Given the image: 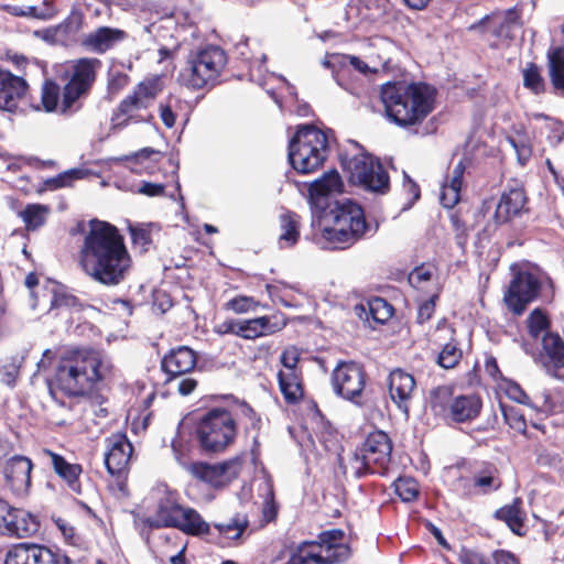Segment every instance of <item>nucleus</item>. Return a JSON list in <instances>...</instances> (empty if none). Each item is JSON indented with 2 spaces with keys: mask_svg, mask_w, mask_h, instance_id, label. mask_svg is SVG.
Listing matches in <instances>:
<instances>
[{
  "mask_svg": "<svg viewBox=\"0 0 564 564\" xmlns=\"http://www.w3.org/2000/svg\"><path fill=\"white\" fill-rule=\"evenodd\" d=\"M84 15L78 8H73L67 18L57 25V32L65 35L76 34L83 25Z\"/></svg>",
  "mask_w": 564,
  "mask_h": 564,
  "instance_id": "8fccbe9b",
  "label": "nucleus"
},
{
  "mask_svg": "<svg viewBox=\"0 0 564 564\" xmlns=\"http://www.w3.org/2000/svg\"><path fill=\"white\" fill-rule=\"evenodd\" d=\"M111 364L98 351L84 348L66 349L55 371V384L70 397L84 395L110 373Z\"/></svg>",
  "mask_w": 564,
  "mask_h": 564,
  "instance_id": "7ed1b4c3",
  "label": "nucleus"
},
{
  "mask_svg": "<svg viewBox=\"0 0 564 564\" xmlns=\"http://www.w3.org/2000/svg\"><path fill=\"white\" fill-rule=\"evenodd\" d=\"M252 305V299L246 296L235 297L227 303V307L238 314L249 312Z\"/></svg>",
  "mask_w": 564,
  "mask_h": 564,
  "instance_id": "338daca9",
  "label": "nucleus"
},
{
  "mask_svg": "<svg viewBox=\"0 0 564 564\" xmlns=\"http://www.w3.org/2000/svg\"><path fill=\"white\" fill-rule=\"evenodd\" d=\"M525 203L527 196L523 188L512 187L505 191L495 212L496 221L500 224L507 223L522 212Z\"/></svg>",
  "mask_w": 564,
  "mask_h": 564,
  "instance_id": "393cba45",
  "label": "nucleus"
},
{
  "mask_svg": "<svg viewBox=\"0 0 564 564\" xmlns=\"http://www.w3.org/2000/svg\"><path fill=\"white\" fill-rule=\"evenodd\" d=\"M540 290L541 282L535 274L519 272L510 283L505 302L514 314L520 315L538 297Z\"/></svg>",
  "mask_w": 564,
  "mask_h": 564,
  "instance_id": "2eb2a0df",
  "label": "nucleus"
},
{
  "mask_svg": "<svg viewBox=\"0 0 564 564\" xmlns=\"http://www.w3.org/2000/svg\"><path fill=\"white\" fill-rule=\"evenodd\" d=\"M538 362L546 375L561 379V371L564 370V338L557 333L546 332L542 336Z\"/></svg>",
  "mask_w": 564,
  "mask_h": 564,
  "instance_id": "6ab92c4d",
  "label": "nucleus"
},
{
  "mask_svg": "<svg viewBox=\"0 0 564 564\" xmlns=\"http://www.w3.org/2000/svg\"><path fill=\"white\" fill-rule=\"evenodd\" d=\"M196 355L193 349L187 346H180L163 357L161 367L169 375L170 380H173L192 371L196 366Z\"/></svg>",
  "mask_w": 564,
  "mask_h": 564,
  "instance_id": "412c9836",
  "label": "nucleus"
},
{
  "mask_svg": "<svg viewBox=\"0 0 564 564\" xmlns=\"http://www.w3.org/2000/svg\"><path fill=\"white\" fill-rule=\"evenodd\" d=\"M549 325L546 316L540 310H534L528 318L529 334L533 338H538Z\"/></svg>",
  "mask_w": 564,
  "mask_h": 564,
  "instance_id": "6e6d98bb",
  "label": "nucleus"
},
{
  "mask_svg": "<svg viewBox=\"0 0 564 564\" xmlns=\"http://www.w3.org/2000/svg\"><path fill=\"white\" fill-rule=\"evenodd\" d=\"M531 409L536 412H541L544 414H552L556 409V403L553 400L549 390L543 389L536 392L531 399V404H528Z\"/></svg>",
  "mask_w": 564,
  "mask_h": 564,
  "instance_id": "3c124183",
  "label": "nucleus"
},
{
  "mask_svg": "<svg viewBox=\"0 0 564 564\" xmlns=\"http://www.w3.org/2000/svg\"><path fill=\"white\" fill-rule=\"evenodd\" d=\"M508 140L517 153L519 163L521 165L527 164L532 154L531 147L523 140H518L514 138H509Z\"/></svg>",
  "mask_w": 564,
  "mask_h": 564,
  "instance_id": "0e129e2a",
  "label": "nucleus"
},
{
  "mask_svg": "<svg viewBox=\"0 0 564 564\" xmlns=\"http://www.w3.org/2000/svg\"><path fill=\"white\" fill-rule=\"evenodd\" d=\"M395 494L404 502L414 501L419 496V485L414 478L399 477L394 481Z\"/></svg>",
  "mask_w": 564,
  "mask_h": 564,
  "instance_id": "de8ad7c7",
  "label": "nucleus"
},
{
  "mask_svg": "<svg viewBox=\"0 0 564 564\" xmlns=\"http://www.w3.org/2000/svg\"><path fill=\"white\" fill-rule=\"evenodd\" d=\"M328 152L327 133L313 124H303L289 142L288 158L294 170L308 174L323 165Z\"/></svg>",
  "mask_w": 564,
  "mask_h": 564,
  "instance_id": "39448f33",
  "label": "nucleus"
},
{
  "mask_svg": "<svg viewBox=\"0 0 564 564\" xmlns=\"http://www.w3.org/2000/svg\"><path fill=\"white\" fill-rule=\"evenodd\" d=\"M355 314L365 322H375L376 324H384L394 312L393 306L384 299L375 296L367 303L357 304L354 308Z\"/></svg>",
  "mask_w": 564,
  "mask_h": 564,
  "instance_id": "bb28decb",
  "label": "nucleus"
},
{
  "mask_svg": "<svg viewBox=\"0 0 564 564\" xmlns=\"http://www.w3.org/2000/svg\"><path fill=\"white\" fill-rule=\"evenodd\" d=\"M238 412L234 409L216 406L199 419L195 435L200 448L206 453H221L234 444L238 433Z\"/></svg>",
  "mask_w": 564,
  "mask_h": 564,
  "instance_id": "0eeeda50",
  "label": "nucleus"
},
{
  "mask_svg": "<svg viewBox=\"0 0 564 564\" xmlns=\"http://www.w3.org/2000/svg\"><path fill=\"white\" fill-rule=\"evenodd\" d=\"M523 85L534 94H540L544 90V80L534 64H530L523 69Z\"/></svg>",
  "mask_w": 564,
  "mask_h": 564,
  "instance_id": "603ef678",
  "label": "nucleus"
},
{
  "mask_svg": "<svg viewBox=\"0 0 564 564\" xmlns=\"http://www.w3.org/2000/svg\"><path fill=\"white\" fill-rule=\"evenodd\" d=\"M127 37V32L121 29L100 26L84 37L83 45L94 53L104 54Z\"/></svg>",
  "mask_w": 564,
  "mask_h": 564,
  "instance_id": "5701e85b",
  "label": "nucleus"
},
{
  "mask_svg": "<svg viewBox=\"0 0 564 564\" xmlns=\"http://www.w3.org/2000/svg\"><path fill=\"white\" fill-rule=\"evenodd\" d=\"M4 564H70V560L59 549L21 543L7 553Z\"/></svg>",
  "mask_w": 564,
  "mask_h": 564,
  "instance_id": "4468645a",
  "label": "nucleus"
},
{
  "mask_svg": "<svg viewBox=\"0 0 564 564\" xmlns=\"http://www.w3.org/2000/svg\"><path fill=\"white\" fill-rule=\"evenodd\" d=\"M464 172L465 164L459 161L453 169L451 176L442 184L440 200L445 208H453L458 203Z\"/></svg>",
  "mask_w": 564,
  "mask_h": 564,
  "instance_id": "c756f323",
  "label": "nucleus"
},
{
  "mask_svg": "<svg viewBox=\"0 0 564 564\" xmlns=\"http://www.w3.org/2000/svg\"><path fill=\"white\" fill-rule=\"evenodd\" d=\"M40 529L37 518L29 511L10 506L0 499V533L8 536L28 538Z\"/></svg>",
  "mask_w": 564,
  "mask_h": 564,
  "instance_id": "ddd939ff",
  "label": "nucleus"
},
{
  "mask_svg": "<svg viewBox=\"0 0 564 564\" xmlns=\"http://www.w3.org/2000/svg\"><path fill=\"white\" fill-rule=\"evenodd\" d=\"M26 89L28 84L22 77L0 70V109L14 111Z\"/></svg>",
  "mask_w": 564,
  "mask_h": 564,
  "instance_id": "4be33fe9",
  "label": "nucleus"
},
{
  "mask_svg": "<svg viewBox=\"0 0 564 564\" xmlns=\"http://www.w3.org/2000/svg\"><path fill=\"white\" fill-rule=\"evenodd\" d=\"M105 465L111 476H122L129 466L132 444L123 433H115L106 440Z\"/></svg>",
  "mask_w": 564,
  "mask_h": 564,
  "instance_id": "a211bd4d",
  "label": "nucleus"
},
{
  "mask_svg": "<svg viewBox=\"0 0 564 564\" xmlns=\"http://www.w3.org/2000/svg\"><path fill=\"white\" fill-rule=\"evenodd\" d=\"M459 561L462 564H491L492 555L486 557L478 552L464 551L459 556Z\"/></svg>",
  "mask_w": 564,
  "mask_h": 564,
  "instance_id": "774afa93",
  "label": "nucleus"
},
{
  "mask_svg": "<svg viewBox=\"0 0 564 564\" xmlns=\"http://www.w3.org/2000/svg\"><path fill=\"white\" fill-rule=\"evenodd\" d=\"M172 525V528L193 536L205 535L210 531L209 523L195 509L189 507H184L181 516Z\"/></svg>",
  "mask_w": 564,
  "mask_h": 564,
  "instance_id": "7c9ffc66",
  "label": "nucleus"
},
{
  "mask_svg": "<svg viewBox=\"0 0 564 564\" xmlns=\"http://www.w3.org/2000/svg\"><path fill=\"white\" fill-rule=\"evenodd\" d=\"M333 391L344 400L361 405L366 386V372L360 364L339 362L332 372Z\"/></svg>",
  "mask_w": 564,
  "mask_h": 564,
  "instance_id": "f8f14e48",
  "label": "nucleus"
},
{
  "mask_svg": "<svg viewBox=\"0 0 564 564\" xmlns=\"http://www.w3.org/2000/svg\"><path fill=\"white\" fill-rule=\"evenodd\" d=\"M242 467V457L236 456L220 464L193 463L192 474L215 488L225 487L238 477Z\"/></svg>",
  "mask_w": 564,
  "mask_h": 564,
  "instance_id": "dca6fc26",
  "label": "nucleus"
},
{
  "mask_svg": "<svg viewBox=\"0 0 564 564\" xmlns=\"http://www.w3.org/2000/svg\"><path fill=\"white\" fill-rule=\"evenodd\" d=\"M46 292L50 295V310H78L80 306L78 299L57 282L48 281Z\"/></svg>",
  "mask_w": 564,
  "mask_h": 564,
  "instance_id": "e433bc0d",
  "label": "nucleus"
},
{
  "mask_svg": "<svg viewBox=\"0 0 564 564\" xmlns=\"http://www.w3.org/2000/svg\"><path fill=\"white\" fill-rule=\"evenodd\" d=\"M550 75L554 88L564 93V48L558 47L549 54Z\"/></svg>",
  "mask_w": 564,
  "mask_h": 564,
  "instance_id": "a19ab883",
  "label": "nucleus"
},
{
  "mask_svg": "<svg viewBox=\"0 0 564 564\" xmlns=\"http://www.w3.org/2000/svg\"><path fill=\"white\" fill-rule=\"evenodd\" d=\"M248 519L246 516L237 514L226 523H216L215 528L220 534L229 539H239L248 527Z\"/></svg>",
  "mask_w": 564,
  "mask_h": 564,
  "instance_id": "c03bdc74",
  "label": "nucleus"
},
{
  "mask_svg": "<svg viewBox=\"0 0 564 564\" xmlns=\"http://www.w3.org/2000/svg\"><path fill=\"white\" fill-rule=\"evenodd\" d=\"M226 64L225 51L216 45H207L188 55L186 65L178 73V82L191 89L213 86Z\"/></svg>",
  "mask_w": 564,
  "mask_h": 564,
  "instance_id": "6e6552de",
  "label": "nucleus"
},
{
  "mask_svg": "<svg viewBox=\"0 0 564 564\" xmlns=\"http://www.w3.org/2000/svg\"><path fill=\"white\" fill-rule=\"evenodd\" d=\"M350 549L345 543L340 529L323 531L317 541L303 542L289 558V564H339L349 557Z\"/></svg>",
  "mask_w": 564,
  "mask_h": 564,
  "instance_id": "1a4fd4ad",
  "label": "nucleus"
},
{
  "mask_svg": "<svg viewBox=\"0 0 564 564\" xmlns=\"http://www.w3.org/2000/svg\"><path fill=\"white\" fill-rule=\"evenodd\" d=\"M280 391L288 403H295L303 398V382L301 370H280L278 372Z\"/></svg>",
  "mask_w": 564,
  "mask_h": 564,
  "instance_id": "473e14b6",
  "label": "nucleus"
},
{
  "mask_svg": "<svg viewBox=\"0 0 564 564\" xmlns=\"http://www.w3.org/2000/svg\"><path fill=\"white\" fill-rule=\"evenodd\" d=\"M481 406V399L476 394L457 395L454 399L447 420L456 423L473 421L479 415Z\"/></svg>",
  "mask_w": 564,
  "mask_h": 564,
  "instance_id": "c85d7f7f",
  "label": "nucleus"
},
{
  "mask_svg": "<svg viewBox=\"0 0 564 564\" xmlns=\"http://www.w3.org/2000/svg\"><path fill=\"white\" fill-rule=\"evenodd\" d=\"M80 264L94 281L116 286L129 275L132 260L119 230L109 223L93 219L80 249Z\"/></svg>",
  "mask_w": 564,
  "mask_h": 564,
  "instance_id": "f03ea898",
  "label": "nucleus"
},
{
  "mask_svg": "<svg viewBox=\"0 0 564 564\" xmlns=\"http://www.w3.org/2000/svg\"><path fill=\"white\" fill-rule=\"evenodd\" d=\"M129 80L126 73L110 69L108 73V90L112 94L118 93L129 84Z\"/></svg>",
  "mask_w": 564,
  "mask_h": 564,
  "instance_id": "052dcab7",
  "label": "nucleus"
},
{
  "mask_svg": "<svg viewBox=\"0 0 564 564\" xmlns=\"http://www.w3.org/2000/svg\"><path fill=\"white\" fill-rule=\"evenodd\" d=\"M64 88L53 80H45L42 86L41 105L46 112H57L64 116H72L77 111L64 110Z\"/></svg>",
  "mask_w": 564,
  "mask_h": 564,
  "instance_id": "72a5a7b5",
  "label": "nucleus"
},
{
  "mask_svg": "<svg viewBox=\"0 0 564 564\" xmlns=\"http://www.w3.org/2000/svg\"><path fill=\"white\" fill-rule=\"evenodd\" d=\"M33 9V18L39 20H51L59 12V9L52 0H44Z\"/></svg>",
  "mask_w": 564,
  "mask_h": 564,
  "instance_id": "680f3d73",
  "label": "nucleus"
},
{
  "mask_svg": "<svg viewBox=\"0 0 564 564\" xmlns=\"http://www.w3.org/2000/svg\"><path fill=\"white\" fill-rule=\"evenodd\" d=\"M352 183L361 185L365 189L384 194L389 189V175L378 160L369 154H360L345 163Z\"/></svg>",
  "mask_w": 564,
  "mask_h": 564,
  "instance_id": "9b49d317",
  "label": "nucleus"
},
{
  "mask_svg": "<svg viewBox=\"0 0 564 564\" xmlns=\"http://www.w3.org/2000/svg\"><path fill=\"white\" fill-rule=\"evenodd\" d=\"M167 382H174L178 393L184 397L191 394L197 387V380L192 377H184V375L173 380H170L169 377Z\"/></svg>",
  "mask_w": 564,
  "mask_h": 564,
  "instance_id": "69168bd1",
  "label": "nucleus"
},
{
  "mask_svg": "<svg viewBox=\"0 0 564 564\" xmlns=\"http://www.w3.org/2000/svg\"><path fill=\"white\" fill-rule=\"evenodd\" d=\"M33 464L30 458L15 455L8 459L2 469L6 486L15 496H24L31 487Z\"/></svg>",
  "mask_w": 564,
  "mask_h": 564,
  "instance_id": "aec40b11",
  "label": "nucleus"
},
{
  "mask_svg": "<svg viewBox=\"0 0 564 564\" xmlns=\"http://www.w3.org/2000/svg\"><path fill=\"white\" fill-rule=\"evenodd\" d=\"M392 442L382 431L370 433L362 446L355 451L345 462L339 458L344 474L350 473L355 478L368 474L384 476L391 462Z\"/></svg>",
  "mask_w": 564,
  "mask_h": 564,
  "instance_id": "423d86ee",
  "label": "nucleus"
},
{
  "mask_svg": "<svg viewBox=\"0 0 564 564\" xmlns=\"http://www.w3.org/2000/svg\"><path fill=\"white\" fill-rule=\"evenodd\" d=\"M24 355H14L8 358L0 367L2 381L8 386H13L19 376L20 369L24 362Z\"/></svg>",
  "mask_w": 564,
  "mask_h": 564,
  "instance_id": "a18cd8bd",
  "label": "nucleus"
},
{
  "mask_svg": "<svg viewBox=\"0 0 564 564\" xmlns=\"http://www.w3.org/2000/svg\"><path fill=\"white\" fill-rule=\"evenodd\" d=\"M281 229L282 232L279 238L281 247H291L296 243L299 239L297 220L295 214L281 215Z\"/></svg>",
  "mask_w": 564,
  "mask_h": 564,
  "instance_id": "79ce46f5",
  "label": "nucleus"
},
{
  "mask_svg": "<svg viewBox=\"0 0 564 564\" xmlns=\"http://www.w3.org/2000/svg\"><path fill=\"white\" fill-rule=\"evenodd\" d=\"M480 26L499 39H511L513 36V30L516 29L511 24L505 23L501 20L500 13L486 15L478 23L470 25V30H476Z\"/></svg>",
  "mask_w": 564,
  "mask_h": 564,
  "instance_id": "ea45409f",
  "label": "nucleus"
},
{
  "mask_svg": "<svg viewBox=\"0 0 564 564\" xmlns=\"http://www.w3.org/2000/svg\"><path fill=\"white\" fill-rule=\"evenodd\" d=\"M453 389L448 386H440L431 391L430 403L432 411L447 420L454 402Z\"/></svg>",
  "mask_w": 564,
  "mask_h": 564,
  "instance_id": "58836bf2",
  "label": "nucleus"
},
{
  "mask_svg": "<svg viewBox=\"0 0 564 564\" xmlns=\"http://www.w3.org/2000/svg\"><path fill=\"white\" fill-rule=\"evenodd\" d=\"M442 327L447 328V332L451 334V339L443 346L442 350L440 351L437 356V364L444 369H453L460 361L463 357V350L459 347L458 341L453 338L455 333L454 328L447 326L445 319L438 323L437 329H442Z\"/></svg>",
  "mask_w": 564,
  "mask_h": 564,
  "instance_id": "c9c22d12",
  "label": "nucleus"
},
{
  "mask_svg": "<svg viewBox=\"0 0 564 564\" xmlns=\"http://www.w3.org/2000/svg\"><path fill=\"white\" fill-rule=\"evenodd\" d=\"M100 66L101 62L95 57H84L73 62L69 78L64 85V110L79 111L82 109V99L89 94Z\"/></svg>",
  "mask_w": 564,
  "mask_h": 564,
  "instance_id": "9d476101",
  "label": "nucleus"
},
{
  "mask_svg": "<svg viewBox=\"0 0 564 564\" xmlns=\"http://www.w3.org/2000/svg\"><path fill=\"white\" fill-rule=\"evenodd\" d=\"M141 99L144 100L148 105L158 96L161 91L159 86V80L156 78H151L141 82L133 90Z\"/></svg>",
  "mask_w": 564,
  "mask_h": 564,
  "instance_id": "5fc2aeb1",
  "label": "nucleus"
},
{
  "mask_svg": "<svg viewBox=\"0 0 564 564\" xmlns=\"http://www.w3.org/2000/svg\"><path fill=\"white\" fill-rule=\"evenodd\" d=\"M503 389L509 399L527 406L528 404H531V398L524 392L519 383L507 379H503Z\"/></svg>",
  "mask_w": 564,
  "mask_h": 564,
  "instance_id": "13d9d810",
  "label": "nucleus"
},
{
  "mask_svg": "<svg viewBox=\"0 0 564 564\" xmlns=\"http://www.w3.org/2000/svg\"><path fill=\"white\" fill-rule=\"evenodd\" d=\"M435 95L424 83L388 82L380 89L387 118L400 127L422 122L434 109Z\"/></svg>",
  "mask_w": 564,
  "mask_h": 564,
  "instance_id": "20e7f679",
  "label": "nucleus"
},
{
  "mask_svg": "<svg viewBox=\"0 0 564 564\" xmlns=\"http://www.w3.org/2000/svg\"><path fill=\"white\" fill-rule=\"evenodd\" d=\"M285 323L276 321L274 316H261L251 319H240L239 337L256 339L272 335L284 327Z\"/></svg>",
  "mask_w": 564,
  "mask_h": 564,
  "instance_id": "a878e982",
  "label": "nucleus"
},
{
  "mask_svg": "<svg viewBox=\"0 0 564 564\" xmlns=\"http://www.w3.org/2000/svg\"><path fill=\"white\" fill-rule=\"evenodd\" d=\"M341 188L343 182L336 170L324 173L308 187L313 218L322 227L325 248L329 249H346L370 229L360 205L348 198L330 203L329 196L340 193Z\"/></svg>",
  "mask_w": 564,
  "mask_h": 564,
  "instance_id": "f257e3e1",
  "label": "nucleus"
},
{
  "mask_svg": "<svg viewBox=\"0 0 564 564\" xmlns=\"http://www.w3.org/2000/svg\"><path fill=\"white\" fill-rule=\"evenodd\" d=\"M48 208L44 205L32 204L28 205L21 213L23 221L28 229H36L42 226L47 217Z\"/></svg>",
  "mask_w": 564,
  "mask_h": 564,
  "instance_id": "37998d69",
  "label": "nucleus"
},
{
  "mask_svg": "<svg viewBox=\"0 0 564 564\" xmlns=\"http://www.w3.org/2000/svg\"><path fill=\"white\" fill-rule=\"evenodd\" d=\"M538 118L545 120L544 129L547 131V140L550 144L557 145L564 139V131L560 122L550 120L543 115H539Z\"/></svg>",
  "mask_w": 564,
  "mask_h": 564,
  "instance_id": "bf43d9fd",
  "label": "nucleus"
},
{
  "mask_svg": "<svg viewBox=\"0 0 564 564\" xmlns=\"http://www.w3.org/2000/svg\"><path fill=\"white\" fill-rule=\"evenodd\" d=\"M43 456L50 458L55 474L66 484L67 488L76 495H82L83 490L79 480L83 473L82 465L69 463L62 455L51 449H44Z\"/></svg>",
  "mask_w": 564,
  "mask_h": 564,
  "instance_id": "b1692460",
  "label": "nucleus"
},
{
  "mask_svg": "<svg viewBox=\"0 0 564 564\" xmlns=\"http://www.w3.org/2000/svg\"><path fill=\"white\" fill-rule=\"evenodd\" d=\"M184 507L177 503L173 492H166L158 502L156 514L148 518L145 522L151 528H172V523L181 516Z\"/></svg>",
  "mask_w": 564,
  "mask_h": 564,
  "instance_id": "cd10ccee",
  "label": "nucleus"
},
{
  "mask_svg": "<svg viewBox=\"0 0 564 564\" xmlns=\"http://www.w3.org/2000/svg\"><path fill=\"white\" fill-rule=\"evenodd\" d=\"M473 480L477 496L497 491L502 485L497 467L489 463L482 464L474 471Z\"/></svg>",
  "mask_w": 564,
  "mask_h": 564,
  "instance_id": "2f4dec72",
  "label": "nucleus"
},
{
  "mask_svg": "<svg viewBox=\"0 0 564 564\" xmlns=\"http://www.w3.org/2000/svg\"><path fill=\"white\" fill-rule=\"evenodd\" d=\"M148 104L144 102L134 91L122 99L112 117V122L116 127H126L130 122H135L133 112L137 110L148 108Z\"/></svg>",
  "mask_w": 564,
  "mask_h": 564,
  "instance_id": "f704fd0d",
  "label": "nucleus"
},
{
  "mask_svg": "<svg viewBox=\"0 0 564 564\" xmlns=\"http://www.w3.org/2000/svg\"><path fill=\"white\" fill-rule=\"evenodd\" d=\"M301 355L302 352L296 346H288L284 348L280 356V362L283 367L281 370H301L299 368Z\"/></svg>",
  "mask_w": 564,
  "mask_h": 564,
  "instance_id": "4d7b16f0",
  "label": "nucleus"
},
{
  "mask_svg": "<svg viewBox=\"0 0 564 564\" xmlns=\"http://www.w3.org/2000/svg\"><path fill=\"white\" fill-rule=\"evenodd\" d=\"M500 409L506 424H508L513 431L520 434H525L527 421L521 411L514 406H509L502 403H500Z\"/></svg>",
  "mask_w": 564,
  "mask_h": 564,
  "instance_id": "09e8293b",
  "label": "nucleus"
},
{
  "mask_svg": "<svg viewBox=\"0 0 564 564\" xmlns=\"http://www.w3.org/2000/svg\"><path fill=\"white\" fill-rule=\"evenodd\" d=\"M451 490L460 498H471L477 496L474 487L473 477L459 475L451 482Z\"/></svg>",
  "mask_w": 564,
  "mask_h": 564,
  "instance_id": "864d4df0",
  "label": "nucleus"
},
{
  "mask_svg": "<svg viewBox=\"0 0 564 564\" xmlns=\"http://www.w3.org/2000/svg\"><path fill=\"white\" fill-rule=\"evenodd\" d=\"M433 272L430 268L421 265L413 269L409 274V283L414 288H421L423 283L432 279Z\"/></svg>",
  "mask_w": 564,
  "mask_h": 564,
  "instance_id": "e2e57ef3",
  "label": "nucleus"
},
{
  "mask_svg": "<svg viewBox=\"0 0 564 564\" xmlns=\"http://www.w3.org/2000/svg\"><path fill=\"white\" fill-rule=\"evenodd\" d=\"M521 500L516 498L512 503L506 505L495 512V518L505 522L517 535L523 534V512L520 508Z\"/></svg>",
  "mask_w": 564,
  "mask_h": 564,
  "instance_id": "4c0bfd02",
  "label": "nucleus"
},
{
  "mask_svg": "<svg viewBox=\"0 0 564 564\" xmlns=\"http://www.w3.org/2000/svg\"><path fill=\"white\" fill-rule=\"evenodd\" d=\"M388 390L391 401L404 415L405 420H408L410 416V408L416 392L414 377L400 368L393 369L388 376Z\"/></svg>",
  "mask_w": 564,
  "mask_h": 564,
  "instance_id": "f3484780",
  "label": "nucleus"
},
{
  "mask_svg": "<svg viewBox=\"0 0 564 564\" xmlns=\"http://www.w3.org/2000/svg\"><path fill=\"white\" fill-rule=\"evenodd\" d=\"M87 175V171L83 169H70L63 173H59L55 177L47 178L45 184L50 189H57L65 186H70L74 181L84 178Z\"/></svg>",
  "mask_w": 564,
  "mask_h": 564,
  "instance_id": "49530a36",
  "label": "nucleus"
}]
</instances>
